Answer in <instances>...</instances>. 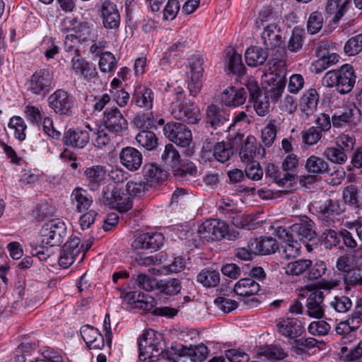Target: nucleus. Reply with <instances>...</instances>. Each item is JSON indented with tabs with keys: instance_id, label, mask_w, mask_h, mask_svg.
Masks as SVG:
<instances>
[{
	"instance_id": "1",
	"label": "nucleus",
	"mask_w": 362,
	"mask_h": 362,
	"mask_svg": "<svg viewBox=\"0 0 362 362\" xmlns=\"http://www.w3.org/2000/svg\"><path fill=\"white\" fill-rule=\"evenodd\" d=\"M228 232V225L218 219H210L198 226L196 234L191 230L186 232L185 240L194 246L199 244V240L218 241L225 238Z\"/></svg>"
},
{
	"instance_id": "2",
	"label": "nucleus",
	"mask_w": 362,
	"mask_h": 362,
	"mask_svg": "<svg viewBox=\"0 0 362 362\" xmlns=\"http://www.w3.org/2000/svg\"><path fill=\"white\" fill-rule=\"evenodd\" d=\"M356 79L353 66L346 64L339 69L328 71L322 78V85L327 88L335 87L339 93L346 94L353 89Z\"/></svg>"
},
{
	"instance_id": "3",
	"label": "nucleus",
	"mask_w": 362,
	"mask_h": 362,
	"mask_svg": "<svg viewBox=\"0 0 362 362\" xmlns=\"http://www.w3.org/2000/svg\"><path fill=\"white\" fill-rule=\"evenodd\" d=\"M183 90L177 92V95L170 107L171 115L177 120L188 124H197L201 119L200 109L191 100L182 98Z\"/></svg>"
},
{
	"instance_id": "4",
	"label": "nucleus",
	"mask_w": 362,
	"mask_h": 362,
	"mask_svg": "<svg viewBox=\"0 0 362 362\" xmlns=\"http://www.w3.org/2000/svg\"><path fill=\"white\" fill-rule=\"evenodd\" d=\"M55 86L54 72L49 69H42L35 71L25 83L27 92L40 98H45Z\"/></svg>"
},
{
	"instance_id": "5",
	"label": "nucleus",
	"mask_w": 362,
	"mask_h": 362,
	"mask_svg": "<svg viewBox=\"0 0 362 362\" xmlns=\"http://www.w3.org/2000/svg\"><path fill=\"white\" fill-rule=\"evenodd\" d=\"M153 330H146L143 333L139 340V359L144 362H156L163 354V349L160 342L156 339Z\"/></svg>"
},
{
	"instance_id": "6",
	"label": "nucleus",
	"mask_w": 362,
	"mask_h": 362,
	"mask_svg": "<svg viewBox=\"0 0 362 362\" xmlns=\"http://www.w3.org/2000/svg\"><path fill=\"white\" fill-rule=\"evenodd\" d=\"M66 235V226L59 218L45 223L41 230L42 243L49 247L60 245Z\"/></svg>"
},
{
	"instance_id": "7",
	"label": "nucleus",
	"mask_w": 362,
	"mask_h": 362,
	"mask_svg": "<svg viewBox=\"0 0 362 362\" xmlns=\"http://www.w3.org/2000/svg\"><path fill=\"white\" fill-rule=\"evenodd\" d=\"M286 228L293 238H298L304 243L316 240L315 224L307 216L297 218L292 225Z\"/></svg>"
},
{
	"instance_id": "8",
	"label": "nucleus",
	"mask_w": 362,
	"mask_h": 362,
	"mask_svg": "<svg viewBox=\"0 0 362 362\" xmlns=\"http://www.w3.org/2000/svg\"><path fill=\"white\" fill-rule=\"evenodd\" d=\"M49 107L60 115H71L75 105L74 97L63 89H58L48 98Z\"/></svg>"
},
{
	"instance_id": "9",
	"label": "nucleus",
	"mask_w": 362,
	"mask_h": 362,
	"mask_svg": "<svg viewBox=\"0 0 362 362\" xmlns=\"http://www.w3.org/2000/svg\"><path fill=\"white\" fill-rule=\"evenodd\" d=\"M276 235L283 240V243L278 246L279 253L281 258L285 259H294L300 255V245L294 240L286 226H278L274 228Z\"/></svg>"
},
{
	"instance_id": "10",
	"label": "nucleus",
	"mask_w": 362,
	"mask_h": 362,
	"mask_svg": "<svg viewBox=\"0 0 362 362\" xmlns=\"http://www.w3.org/2000/svg\"><path fill=\"white\" fill-rule=\"evenodd\" d=\"M163 133L170 141L181 147H189L192 143L191 130L182 123L168 122L163 127Z\"/></svg>"
},
{
	"instance_id": "11",
	"label": "nucleus",
	"mask_w": 362,
	"mask_h": 362,
	"mask_svg": "<svg viewBox=\"0 0 362 362\" xmlns=\"http://www.w3.org/2000/svg\"><path fill=\"white\" fill-rule=\"evenodd\" d=\"M189 72H187L188 83L187 88L189 95L196 97L201 91L202 87V78L204 69L202 67L203 62L197 56H192L189 59Z\"/></svg>"
},
{
	"instance_id": "12",
	"label": "nucleus",
	"mask_w": 362,
	"mask_h": 362,
	"mask_svg": "<svg viewBox=\"0 0 362 362\" xmlns=\"http://www.w3.org/2000/svg\"><path fill=\"white\" fill-rule=\"evenodd\" d=\"M239 155L241 160L245 163L257 161V160L264 158L265 148L257 141L254 136L249 135L243 141Z\"/></svg>"
},
{
	"instance_id": "13",
	"label": "nucleus",
	"mask_w": 362,
	"mask_h": 362,
	"mask_svg": "<svg viewBox=\"0 0 362 362\" xmlns=\"http://www.w3.org/2000/svg\"><path fill=\"white\" fill-rule=\"evenodd\" d=\"M103 122L106 129L119 134L128 128L127 120L117 107L107 108L103 112Z\"/></svg>"
},
{
	"instance_id": "14",
	"label": "nucleus",
	"mask_w": 362,
	"mask_h": 362,
	"mask_svg": "<svg viewBox=\"0 0 362 362\" xmlns=\"http://www.w3.org/2000/svg\"><path fill=\"white\" fill-rule=\"evenodd\" d=\"M165 243V237L161 233L148 232L138 235L132 243V247L136 250H149L157 251Z\"/></svg>"
},
{
	"instance_id": "15",
	"label": "nucleus",
	"mask_w": 362,
	"mask_h": 362,
	"mask_svg": "<svg viewBox=\"0 0 362 362\" xmlns=\"http://www.w3.org/2000/svg\"><path fill=\"white\" fill-rule=\"evenodd\" d=\"M106 177L105 167L102 165H93L84 168L83 179L85 185L90 190H98L104 182Z\"/></svg>"
},
{
	"instance_id": "16",
	"label": "nucleus",
	"mask_w": 362,
	"mask_h": 362,
	"mask_svg": "<svg viewBox=\"0 0 362 362\" xmlns=\"http://www.w3.org/2000/svg\"><path fill=\"white\" fill-rule=\"evenodd\" d=\"M276 327L277 331L289 340L298 338L304 331L301 322L295 317L281 318Z\"/></svg>"
},
{
	"instance_id": "17",
	"label": "nucleus",
	"mask_w": 362,
	"mask_h": 362,
	"mask_svg": "<svg viewBox=\"0 0 362 362\" xmlns=\"http://www.w3.org/2000/svg\"><path fill=\"white\" fill-rule=\"evenodd\" d=\"M101 17L105 28L117 30L120 25V15L115 3L105 1L101 7Z\"/></svg>"
},
{
	"instance_id": "18",
	"label": "nucleus",
	"mask_w": 362,
	"mask_h": 362,
	"mask_svg": "<svg viewBox=\"0 0 362 362\" xmlns=\"http://www.w3.org/2000/svg\"><path fill=\"white\" fill-rule=\"evenodd\" d=\"M323 291L315 290L311 292L306 299V315L310 317L320 319L325 315Z\"/></svg>"
},
{
	"instance_id": "19",
	"label": "nucleus",
	"mask_w": 362,
	"mask_h": 362,
	"mask_svg": "<svg viewBox=\"0 0 362 362\" xmlns=\"http://www.w3.org/2000/svg\"><path fill=\"white\" fill-rule=\"evenodd\" d=\"M361 112L354 104L346 107L344 112L340 115H334L332 117V122L334 127L341 128L348 124H356L361 121Z\"/></svg>"
},
{
	"instance_id": "20",
	"label": "nucleus",
	"mask_w": 362,
	"mask_h": 362,
	"mask_svg": "<svg viewBox=\"0 0 362 362\" xmlns=\"http://www.w3.org/2000/svg\"><path fill=\"white\" fill-rule=\"evenodd\" d=\"M71 66L76 75L83 76L86 80L91 81L98 76L95 67L83 59L80 54L72 57Z\"/></svg>"
},
{
	"instance_id": "21",
	"label": "nucleus",
	"mask_w": 362,
	"mask_h": 362,
	"mask_svg": "<svg viewBox=\"0 0 362 362\" xmlns=\"http://www.w3.org/2000/svg\"><path fill=\"white\" fill-rule=\"evenodd\" d=\"M121 164L130 171L139 170L142 164L143 156L136 148L127 146L123 148L119 153Z\"/></svg>"
},
{
	"instance_id": "22",
	"label": "nucleus",
	"mask_w": 362,
	"mask_h": 362,
	"mask_svg": "<svg viewBox=\"0 0 362 362\" xmlns=\"http://www.w3.org/2000/svg\"><path fill=\"white\" fill-rule=\"evenodd\" d=\"M154 93L150 88L144 86L135 87L132 93L131 103L136 106L149 110L153 107Z\"/></svg>"
},
{
	"instance_id": "23",
	"label": "nucleus",
	"mask_w": 362,
	"mask_h": 362,
	"mask_svg": "<svg viewBox=\"0 0 362 362\" xmlns=\"http://www.w3.org/2000/svg\"><path fill=\"white\" fill-rule=\"evenodd\" d=\"M81 334L90 349L100 350L104 347L105 338L97 328L88 325H83L81 328Z\"/></svg>"
},
{
	"instance_id": "24",
	"label": "nucleus",
	"mask_w": 362,
	"mask_h": 362,
	"mask_svg": "<svg viewBox=\"0 0 362 362\" xmlns=\"http://www.w3.org/2000/svg\"><path fill=\"white\" fill-rule=\"evenodd\" d=\"M90 140L89 132L86 129H69L63 136V141L66 146L74 148H83Z\"/></svg>"
},
{
	"instance_id": "25",
	"label": "nucleus",
	"mask_w": 362,
	"mask_h": 362,
	"mask_svg": "<svg viewBox=\"0 0 362 362\" xmlns=\"http://www.w3.org/2000/svg\"><path fill=\"white\" fill-rule=\"evenodd\" d=\"M281 16L279 12L273 11L269 7H264L259 13L256 21V25L259 28L271 29L280 27Z\"/></svg>"
},
{
	"instance_id": "26",
	"label": "nucleus",
	"mask_w": 362,
	"mask_h": 362,
	"mask_svg": "<svg viewBox=\"0 0 362 362\" xmlns=\"http://www.w3.org/2000/svg\"><path fill=\"white\" fill-rule=\"evenodd\" d=\"M248 247L254 252L255 255H268L277 250L278 245L275 239L271 237H260L251 239Z\"/></svg>"
},
{
	"instance_id": "27",
	"label": "nucleus",
	"mask_w": 362,
	"mask_h": 362,
	"mask_svg": "<svg viewBox=\"0 0 362 362\" xmlns=\"http://www.w3.org/2000/svg\"><path fill=\"white\" fill-rule=\"evenodd\" d=\"M70 199L71 204L79 213L88 211L93 202L92 196L82 187H76L72 191Z\"/></svg>"
},
{
	"instance_id": "28",
	"label": "nucleus",
	"mask_w": 362,
	"mask_h": 362,
	"mask_svg": "<svg viewBox=\"0 0 362 362\" xmlns=\"http://www.w3.org/2000/svg\"><path fill=\"white\" fill-rule=\"evenodd\" d=\"M319 95L315 89L311 88L305 92L300 100V109L305 119H308L317 110Z\"/></svg>"
},
{
	"instance_id": "29",
	"label": "nucleus",
	"mask_w": 362,
	"mask_h": 362,
	"mask_svg": "<svg viewBox=\"0 0 362 362\" xmlns=\"http://www.w3.org/2000/svg\"><path fill=\"white\" fill-rule=\"evenodd\" d=\"M247 92L245 88H235L230 86L222 93L221 101L226 106L238 107L245 103Z\"/></svg>"
},
{
	"instance_id": "30",
	"label": "nucleus",
	"mask_w": 362,
	"mask_h": 362,
	"mask_svg": "<svg viewBox=\"0 0 362 362\" xmlns=\"http://www.w3.org/2000/svg\"><path fill=\"white\" fill-rule=\"evenodd\" d=\"M269 81L272 84L269 91V96L273 100H278L284 93L286 83V72L284 70L272 71L269 74Z\"/></svg>"
},
{
	"instance_id": "31",
	"label": "nucleus",
	"mask_w": 362,
	"mask_h": 362,
	"mask_svg": "<svg viewBox=\"0 0 362 362\" xmlns=\"http://www.w3.org/2000/svg\"><path fill=\"white\" fill-rule=\"evenodd\" d=\"M209 350L203 343L189 346H182L180 349L181 356L188 357L192 362H202L209 356Z\"/></svg>"
},
{
	"instance_id": "32",
	"label": "nucleus",
	"mask_w": 362,
	"mask_h": 362,
	"mask_svg": "<svg viewBox=\"0 0 362 362\" xmlns=\"http://www.w3.org/2000/svg\"><path fill=\"white\" fill-rule=\"evenodd\" d=\"M261 41L266 49L279 47L284 42L281 28L263 29L260 33Z\"/></svg>"
},
{
	"instance_id": "33",
	"label": "nucleus",
	"mask_w": 362,
	"mask_h": 362,
	"mask_svg": "<svg viewBox=\"0 0 362 362\" xmlns=\"http://www.w3.org/2000/svg\"><path fill=\"white\" fill-rule=\"evenodd\" d=\"M260 286L252 278H244L238 281L234 286V292L240 296H250L257 294Z\"/></svg>"
},
{
	"instance_id": "34",
	"label": "nucleus",
	"mask_w": 362,
	"mask_h": 362,
	"mask_svg": "<svg viewBox=\"0 0 362 362\" xmlns=\"http://www.w3.org/2000/svg\"><path fill=\"white\" fill-rule=\"evenodd\" d=\"M245 62L249 66L262 65L266 62L268 54L262 48L257 46L249 47L245 53Z\"/></svg>"
},
{
	"instance_id": "35",
	"label": "nucleus",
	"mask_w": 362,
	"mask_h": 362,
	"mask_svg": "<svg viewBox=\"0 0 362 362\" xmlns=\"http://www.w3.org/2000/svg\"><path fill=\"white\" fill-rule=\"evenodd\" d=\"M118 291L119 292L120 298L128 303H134L136 302L146 304V308L148 299L151 301L153 300V298L145 296L141 292L132 291L129 285L122 286L118 288Z\"/></svg>"
},
{
	"instance_id": "36",
	"label": "nucleus",
	"mask_w": 362,
	"mask_h": 362,
	"mask_svg": "<svg viewBox=\"0 0 362 362\" xmlns=\"http://www.w3.org/2000/svg\"><path fill=\"white\" fill-rule=\"evenodd\" d=\"M310 266V259H299L290 262L284 267L285 274L292 276L303 275L307 279V273Z\"/></svg>"
},
{
	"instance_id": "37",
	"label": "nucleus",
	"mask_w": 362,
	"mask_h": 362,
	"mask_svg": "<svg viewBox=\"0 0 362 362\" xmlns=\"http://www.w3.org/2000/svg\"><path fill=\"white\" fill-rule=\"evenodd\" d=\"M226 114L218 110L214 105H211L206 110V121L213 129H217L228 121Z\"/></svg>"
},
{
	"instance_id": "38",
	"label": "nucleus",
	"mask_w": 362,
	"mask_h": 362,
	"mask_svg": "<svg viewBox=\"0 0 362 362\" xmlns=\"http://www.w3.org/2000/svg\"><path fill=\"white\" fill-rule=\"evenodd\" d=\"M344 204H341L337 200L329 199L327 200L320 206V216L321 218L329 223V218L334 215H339L344 211Z\"/></svg>"
},
{
	"instance_id": "39",
	"label": "nucleus",
	"mask_w": 362,
	"mask_h": 362,
	"mask_svg": "<svg viewBox=\"0 0 362 362\" xmlns=\"http://www.w3.org/2000/svg\"><path fill=\"white\" fill-rule=\"evenodd\" d=\"M305 169L314 175L328 173L329 171V164L323 158L315 156H311L307 159Z\"/></svg>"
},
{
	"instance_id": "40",
	"label": "nucleus",
	"mask_w": 362,
	"mask_h": 362,
	"mask_svg": "<svg viewBox=\"0 0 362 362\" xmlns=\"http://www.w3.org/2000/svg\"><path fill=\"white\" fill-rule=\"evenodd\" d=\"M161 160L168 168L175 169L180 163L181 158L179 152L172 144L165 145L161 154Z\"/></svg>"
},
{
	"instance_id": "41",
	"label": "nucleus",
	"mask_w": 362,
	"mask_h": 362,
	"mask_svg": "<svg viewBox=\"0 0 362 362\" xmlns=\"http://www.w3.org/2000/svg\"><path fill=\"white\" fill-rule=\"evenodd\" d=\"M144 177L148 182H158L167 177L166 171L156 163H146L143 167Z\"/></svg>"
},
{
	"instance_id": "42",
	"label": "nucleus",
	"mask_w": 362,
	"mask_h": 362,
	"mask_svg": "<svg viewBox=\"0 0 362 362\" xmlns=\"http://www.w3.org/2000/svg\"><path fill=\"white\" fill-rule=\"evenodd\" d=\"M96 30L93 24L81 22L76 30V35L81 42H94L96 38Z\"/></svg>"
},
{
	"instance_id": "43",
	"label": "nucleus",
	"mask_w": 362,
	"mask_h": 362,
	"mask_svg": "<svg viewBox=\"0 0 362 362\" xmlns=\"http://www.w3.org/2000/svg\"><path fill=\"white\" fill-rule=\"evenodd\" d=\"M278 121L270 119L261 131V140L265 146L270 147L274 144L277 132Z\"/></svg>"
},
{
	"instance_id": "44",
	"label": "nucleus",
	"mask_w": 362,
	"mask_h": 362,
	"mask_svg": "<svg viewBox=\"0 0 362 362\" xmlns=\"http://www.w3.org/2000/svg\"><path fill=\"white\" fill-rule=\"evenodd\" d=\"M197 281L205 287H215L220 282V274L216 270L204 269L198 274Z\"/></svg>"
},
{
	"instance_id": "45",
	"label": "nucleus",
	"mask_w": 362,
	"mask_h": 362,
	"mask_svg": "<svg viewBox=\"0 0 362 362\" xmlns=\"http://www.w3.org/2000/svg\"><path fill=\"white\" fill-rule=\"evenodd\" d=\"M228 69L234 74L243 75L245 72V67L243 63L242 56L234 50L227 52Z\"/></svg>"
},
{
	"instance_id": "46",
	"label": "nucleus",
	"mask_w": 362,
	"mask_h": 362,
	"mask_svg": "<svg viewBox=\"0 0 362 362\" xmlns=\"http://www.w3.org/2000/svg\"><path fill=\"white\" fill-rule=\"evenodd\" d=\"M233 153V148L228 142H218L214 146L213 149V156L216 160L221 163L228 160Z\"/></svg>"
},
{
	"instance_id": "47",
	"label": "nucleus",
	"mask_w": 362,
	"mask_h": 362,
	"mask_svg": "<svg viewBox=\"0 0 362 362\" xmlns=\"http://www.w3.org/2000/svg\"><path fill=\"white\" fill-rule=\"evenodd\" d=\"M138 144L148 151H152L158 146V138L151 131H141L136 136Z\"/></svg>"
},
{
	"instance_id": "48",
	"label": "nucleus",
	"mask_w": 362,
	"mask_h": 362,
	"mask_svg": "<svg viewBox=\"0 0 362 362\" xmlns=\"http://www.w3.org/2000/svg\"><path fill=\"white\" fill-rule=\"evenodd\" d=\"M175 176L180 181H190L197 175V168L192 163L177 166L173 170Z\"/></svg>"
},
{
	"instance_id": "49",
	"label": "nucleus",
	"mask_w": 362,
	"mask_h": 362,
	"mask_svg": "<svg viewBox=\"0 0 362 362\" xmlns=\"http://www.w3.org/2000/svg\"><path fill=\"white\" fill-rule=\"evenodd\" d=\"M160 292L165 296H172L179 293L182 288L180 281L177 279L161 280L158 284Z\"/></svg>"
},
{
	"instance_id": "50",
	"label": "nucleus",
	"mask_w": 362,
	"mask_h": 362,
	"mask_svg": "<svg viewBox=\"0 0 362 362\" xmlns=\"http://www.w3.org/2000/svg\"><path fill=\"white\" fill-rule=\"evenodd\" d=\"M257 355L264 356L267 359L270 361L282 360L287 356L284 349L276 345H270L261 349L257 352Z\"/></svg>"
},
{
	"instance_id": "51",
	"label": "nucleus",
	"mask_w": 362,
	"mask_h": 362,
	"mask_svg": "<svg viewBox=\"0 0 362 362\" xmlns=\"http://www.w3.org/2000/svg\"><path fill=\"white\" fill-rule=\"evenodd\" d=\"M231 223L238 228H246L251 230L254 228V223H251V218L248 216H245L240 211L236 210L226 217Z\"/></svg>"
},
{
	"instance_id": "52",
	"label": "nucleus",
	"mask_w": 362,
	"mask_h": 362,
	"mask_svg": "<svg viewBox=\"0 0 362 362\" xmlns=\"http://www.w3.org/2000/svg\"><path fill=\"white\" fill-rule=\"evenodd\" d=\"M98 66L102 72H112L117 67V61L113 54L105 52L100 57Z\"/></svg>"
},
{
	"instance_id": "53",
	"label": "nucleus",
	"mask_w": 362,
	"mask_h": 362,
	"mask_svg": "<svg viewBox=\"0 0 362 362\" xmlns=\"http://www.w3.org/2000/svg\"><path fill=\"white\" fill-rule=\"evenodd\" d=\"M8 128L13 131L15 137L19 141H23L25 139V131L26 124L24 120L18 117L14 116L10 119Z\"/></svg>"
},
{
	"instance_id": "54",
	"label": "nucleus",
	"mask_w": 362,
	"mask_h": 362,
	"mask_svg": "<svg viewBox=\"0 0 362 362\" xmlns=\"http://www.w3.org/2000/svg\"><path fill=\"white\" fill-rule=\"evenodd\" d=\"M323 155L332 163L344 164L347 160L346 153L337 147H327Z\"/></svg>"
},
{
	"instance_id": "55",
	"label": "nucleus",
	"mask_w": 362,
	"mask_h": 362,
	"mask_svg": "<svg viewBox=\"0 0 362 362\" xmlns=\"http://www.w3.org/2000/svg\"><path fill=\"white\" fill-rule=\"evenodd\" d=\"M327 271L326 263L320 259L315 260L313 262L310 260V266L307 273L308 280H316L321 278Z\"/></svg>"
},
{
	"instance_id": "56",
	"label": "nucleus",
	"mask_w": 362,
	"mask_h": 362,
	"mask_svg": "<svg viewBox=\"0 0 362 362\" xmlns=\"http://www.w3.org/2000/svg\"><path fill=\"white\" fill-rule=\"evenodd\" d=\"M303 35L304 32L302 29L298 28L293 29L287 46L289 51L296 52L302 48L304 41Z\"/></svg>"
},
{
	"instance_id": "57",
	"label": "nucleus",
	"mask_w": 362,
	"mask_h": 362,
	"mask_svg": "<svg viewBox=\"0 0 362 362\" xmlns=\"http://www.w3.org/2000/svg\"><path fill=\"white\" fill-rule=\"evenodd\" d=\"M117 200L112 208L117 209L119 212L124 213L132 207V199L129 194L124 193L121 189H119V196L116 197Z\"/></svg>"
},
{
	"instance_id": "58",
	"label": "nucleus",
	"mask_w": 362,
	"mask_h": 362,
	"mask_svg": "<svg viewBox=\"0 0 362 362\" xmlns=\"http://www.w3.org/2000/svg\"><path fill=\"white\" fill-rule=\"evenodd\" d=\"M335 144L338 148L347 153H350L354 149L356 139L354 135L342 133L337 136Z\"/></svg>"
},
{
	"instance_id": "59",
	"label": "nucleus",
	"mask_w": 362,
	"mask_h": 362,
	"mask_svg": "<svg viewBox=\"0 0 362 362\" xmlns=\"http://www.w3.org/2000/svg\"><path fill=\"white\" fill-rule=\"evenodd\" d=\"M340 233L332 229H326L321 236L322 245L327 249H332L340 243Z\"/></svg>"
},
{
	"instance_id": "60",
	"label": "nucleus",
	"mask_w": 362,
	"mask_h": 362,
	"mask_svg": "<svg viewBox=\"0 0 362 362\" xmlns=\"http://www.w3.org/2000/svg\"><path fill=\"white\" fill-rule=\"evenodd\" d=\"M317 341L312 337L294 339L292 341V346L295 349L296 354H299L305 352L309 349L317 346Z\"/></svg>"
},
{
	"instance_id": "61",
	"label": "nucleus",
	"mask_w": 362,
	"mask_h": 362,
	"mask_svg": "<svg viewBox=\"0 0 362 362\" xmlns=\"http://www.w3.org/2000/svg\"><path fill=\"white\" fill-rule=\"evenodd\" d=\"M322 134L314 127H310L302 132V140L304 144L313 146L322 138Z\"/></svg>"
},
{
	"instance_id": "62",
	"label": "nucleus",
	"mask_w": 362,
	"mask_h": 362,
	"mask_svg": "<svg viewBox=\"0 0 362 362\" xmlns=\"http://www.w3.org/2000/svg\"><path fill=\"white\" fill-rule=\"evenodd\" d=\"M329 305L336 312L345 313L351 308L352 302L349 297L341 296L334 297Z\"/></svg>"
},
{
	"instance_id": "63",
	"label": "nucleus",
	"mask_w": 362,
	"mask_h": 362,
	"mask_svg": "<svg viewBox=\"0 0 362 362\" xmlns=\"http://www.w3.org/2000/svg\"><path fill=\"white\" fill-rule=\"evenodd\" d=\"M344 50L349 56H353L362 50V34L350 38L345 44Z\"/></svg>"
},
{
	"instance_id": "64",
	"label": "nucleus",
	"mask_w": 362,
	"mask_h": 362,
	"mask_svg": "<svg viewBox=\"0 0 362 362\" xmlns=\"http://www.w3.org/2000/svg\"><path fill=\"white\" fill-rule=\"evenodd\" d=\"M323 24V17L321 13L318 11L313 12L308 20V32L313 35L317 33L322 28Z\"/></svg>"
}]
</instances>
